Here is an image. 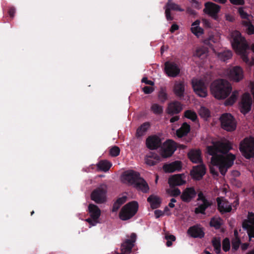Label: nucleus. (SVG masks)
Returning <instances> with one entry per match:
<instances>
[{
  "label": "nucleus",
  "mask_w": 254,
  "mask_h": 254,
  "mask_svg": "<svg viewBox=\"0 0 254 254\" xmlns=\"http://www.w3.org/2000/svg\"><path fill=\"white\" fill-rule=\"evenodd\" d=\"M232 149L230 142H214L213 145L208 146V153L212 156L211 163L219 168L222 175H225L227 169L234 164L236 156L232 153H227Z\"/></svg>",
  "instance_id": "1"
},
{
  "label": "nucleus",
  "mask_w": 254,
  "mask_h": 254,
  "mask_svg": "<svg viewBox=\"0 0 254 254\" xmlns=\"http://www.w3.org/2000/svg\"><path fill=\"white\" fill-rule=\"evenodd\" d=\"M230 36L233 49L241 56L244 62L246 63H249L248 53L250 49L245 37L242 36L241 33L237 30L232 32Z\"/></svg>",
  "instance_id": "2"
},
{
  "label": "nucleus",
  "mask_w": 254,
  "mask_h": 254,
  "mask_svg": "<svg viewBox=\"0 0 254 254\" xmlns=\"http://www.w3.org/2000/svg\"><path fill=\"white\" fill-rule=\"evenodd\" d=\"M210 91L213 96L218 99H225L232 91V86L226 80L219 79L211 84Z\"/></svg>",
  "instance_id": "3"
},
{
  "label": "nucleus",
  "mask_w": 254,
  "mask_h": 254,
  "mask_svg": "<svg viewBox=\"0 0 254 254\" xmlns=\"http://www.w3.org/2000/svg\"><path fill=\"white\" fill-rule=\"evenodd\" d=\"M239 150L247 159L254 158V137H246L240 143Z\"/></svg>",
  "instance_id": "4"
},
{
  "label": "nucleus",
  "mask_w": 254,
  "mask_h": 254,
  "mask_svg": "<svg viewBox=\"0 0 254 254\" xmlns=\"http://www.w3.org/2000/svg\"><path fill=\"white\" fill-rule=\"evenodd\" d=\"M138 204L136 201H132L125 204L121 209L119 213V218L123 221L131 218L137 213Z\"/></svg>",
  "instance_id": "5"
},
{
  "label": "nucleus",
  "mask_w": 254,
  "mask_h": 254,
  "mask_svg": "<svg viewBox=\"0 0 254 254\" xmlns=\"http://www.w3.org/2000/svg\"><path fill=\"white\" fill-rule=\"evenodd\" d=\"M221 127L228 131H233L236 128V122L230 113L223 114L220 117Z\"/></svg>",
  "instance_id": "6"
},
{
  "label": "nucleus",
  "mask_w": 254,
  "mask_h": 254,
  "mask_svg": "<svg viewBox=\"0 0 254 254\" xmlns=\"http://www.w3.org/2000/svg\"><path fill=\"white\" fill-rule=\"evenodd\" d=\"M107 191V186L105 185H100L92 191L91 199L97 203H103L106 200Z\"/></svg>",
  "instance_id": "7"
},
{
  "label": "nucleus",
  "mask_w": 254,
  "mask_h": 254,
  "mask_svg": "<svg viewBox=\"0 0 254 254\" xmlns=\"http://www.w3.org/2000/svg\"><path fill=\"white\" fill-rule=\"evenodd\" d=\"M177 149L176 143L171 139L165 141L160 148V153L163 158L171 157Z\"/></svg>",
  "instance_id": "8"
},
{
  "label": "nucleus",
  "mask_w": 254,
  "mask_h": 254,
  "mask_svg": "<svg viewBox=\"0 0 254 254\" xmlns=\"http://www.w3.org/2000/svg\"><path fill=\"white\" fill-rule=\"evenodd\" d=\"M88 210L90 217L85 219V221L90 225V227L94 226L99 223V218L101 215V210L96 205L90 204L88 205Z\"/></svg>",
  "instance_id": "9"
},
{
  "label": "nucleus",
  "mask_w": 254,
  "mask_h": 254,
  "mask_svg": "<svg viewBox=\"0 0 254 254\" xmlns=\"http://www.w3.org/2000/svg\"><path fill=\"white\" fill-rule=\"evenodd\" d=\"M192 86L194 92L200 97H205L207 95V85L202 80H192Z\"/></svg>",
  "instance_id": "10"
},
{
  "label": "nucleus",
  "mask_w": 254,
  "mask_h": 254,
  "mask_svg": "<svg viewBox=\"0 0 254 254\" xmlns=\"http://www.w3.org/2000/svg\"><path fill=\"white\" fill-rule=\"evenodd\" d=\"M197 196V201H201L202 203L198 205L197 207L195 208L194 213L196 214H202L205 215V210L211 205L212 203L206 198L202 191H200L198 193Z\"/></svg>",
  "instance_id": "11"
},
{
  "label": "nucleus",
  "mask_w": 254,
  "mask_h": 254,
  "mask_svg": "<svg viewBox=\"0 0 254 254\" xmlns=\"http://www.w3.org/2000/svg\"><path fill=\"white\" fill-rule=\"evenodd\" d=\"M141 178L140 174L133 170L126 171L122 176V181L130 185L134 186Z\"/></svg>",
  "instance_id": "12"
},
{
  "label": "nucleus",
  "mask_w": 254,
  "mask_h": 254,
  "mask_svg": "<svg viewBox=\"0 0 254 254\" xmlns=\"http://www.w3.org/2000/svg\"><path fill=\"white\" fill-rule=\"evenodd\" d=\"M243 228L247 231L250 240L254 238V213L249 212L248 220H245L242 224Z\"/></svg>",
  "instance_id": "13"
},
{
  "label": "nucleus",
  "mask_w": 254,
  "mask_h": 254,
  "mask_svg": "<svg viewBox=\"0 0 254 254\" xmlns=\"http://www.w3.org/2000/svg\"><path fill=\"white\" fill-rule=\"evenodd\" d=\"M221 6L212 2H207L205 3L204 12L211 16L214 20L218 19V13L220 10Z\"/></svg>",
  "instance_id": "14"
},
{
  "label": "nucleus",
  "mask_w": 254,
  "mask_h": 254,
  "mask_svg": "<svg viewBox=\"0 0 254 254\" xmlns=\"http://www.w3.org/2000/svg\"><path fill=\"white\" fill-rule=\"evenodd\" d=\"M252 102V99L249 93H245L243 95L240 104V110L243 114L246 115L251 111Z\"/></svg>",
  "instance_id": "15"
},
{
  "label": "nucleus",
  "mask_w": 254,
  "mask_h": 254,
  "mask_svg": "<svg viewBox=\"0 0 254 254\" xmlns=\"http://www.w3.org/2000/svg\"><path fill=\"white\" fill-rule=\"evenodd\" d=\"M145 144L149 149L151 150H156L161 146L162 140L158 136L151 135L146 139Z\"/></svg>",
  "instance_id": "16"
},
{
  "label": "nucleus",
  "mask_w": 254,
  "mask_h": 254,
  "mask_svg": "<svg viewBox=\"0 0 254 254\" xmlns=\"http://www.w3.org/2000/svg\"><path fill=\"white\" fill-rule=\"evenodd\" d=\"M136 235L132 233L130 235V239H126L122 244L121 249L122 254H129L134 246Z\"/></svg>",
  "instance_id": "17"
},
{
  "label": "nucleus",
  "mask_w": 254,
  "mask_h": 254,
  "mask_svg": "<svg viewBox=\"0 0 254 254\" xmlns=\"http://www.w3.org/2000/svg\"><path fill=\"white\" fill-rule=\"evenodd\" d=\"M164 70L166 74L169 77H177L180 72L179 66L174 62L167 61L165 63Z\"/></svg>",
  "instance_id": "18"
},
{
  "label": "nucleus",
  "mask_w": 254,
  "mask_h": 254,
  "mask_svg": "<svg viewBox=\"0 0 254 254\" xmlns=\"http://www.w3.org/2000/svg\"><path fill=\"white\" fill-rule=\"evenodd\" d=\"M229 79L235 82H239L244 77L243 70L240 66H235L227 72Z\"/></svg>",
  "instance_id": "19"
},
{
  "label": "nucleus",
  "mask_w": 254,
  "mask_h": 254,
  "mask_svg": "<svg viewBox=\"0 0 254 254\" xmlns=\"http://www.w3.org/2000/svg\"><path fill=\"white\" fill-rule=\"evenodd\" d=\"M186 176L184 174H178L171 176L168 179V184L172 188L182 186L186 183Z\"/></svg>",
  "instance_id": "20"
},
{
  "label": "nucleus",
  "mask_w": 254,
  "mask_h": 254,
  "mask_svg": "<svg viewBox=\"0 0 254 254\" xmlns=\"http://www.w3.org/2000/svg\"><path fill=\"white\" fill-rule=\"evenodd\" d=\"M197 192L193 187L186 188L181 195V198L183 202L189 203L194 199Z\"/></svg>",
  "instance_id": "21"
},
{
  "label": "nucleus",
  "mask_w": 254,
  "mask_h": 254,
  "mask_svg": "<svg viewBox=\"0 0 254 254\" xmlns=\"http://www.w3.org/2000/svg\"><path fill=\"white\" fill-rule=\"evenodd\" d=\"M166 9H165V16L166 19L168 21H172L174 19V17L171 16V11H184V9L182 8L180 5L178 4H176L174 2L168 1L166 5Z\"/></svg>",
  "instance_id": "22"
},
{
  "label": "nucleus",
  "mask_w": 254,
  "mask_h": 254,
  "mask_svg": "<svg viewBox=\"0 0 254 254\" xmlns=\"http://www.w3.org/2000/svg\"><path fill=\"white\" fill-rule=\"evenodd\" d=\"M218 209L222 213L230 212L232 210V205L226 199L223 197H218L216 198Z\"/></svg>",
  "instance_id": "23"
},
{
  "label": "nucleus",
  "mask_w": 254,
  "mask_h": 254,
  "mask_svg": "<svg viewBox=\"0 0 254 254\" xmlns=\"http://www.w3.org/2000/svg\"><path fill=\"white\" fill-rule=\"evenodd\" d=\"M183 110L182 104L178 101L169 103L166 109V113L171 116L180 113Z\"/></svg>",
  "instance_id": "24"
},
{
  "label": "nucleus",
  "mask_w": 254,
  "mask_h": 254,
  "mask_svg": "<svg viewBox=\"0 0 254 254\" xmlns=\"http://www.w3.org/2000/svg\"><path fill=\"white\" fill-rule=\"evenodd\" d=\"M205 173V167L201 164L193 167L190 175L193 179L199 181L202 179Z\"/></svg>",
  "instance_id": "25"
},
{
  "label": "nucleus",
  "mask_w": 254,
  "mask_h": 254,
  "mask_svg": "<svg viewBox=\"0 0 254 254\" xmlns=\"http://www.w3.org/2000/svg\"><path fill=\"white\" fill-rule=\"evenodd\" d=\"M173 91L176 97L180 99L183 98L185 91V82L183 80L176 81L173 88Z\"/></svg>",
  "instance_id": "26"
},
{
  "label": "nucleus",
  "mask_w": 254,
  "mask_h": 254,
  "mask_svg": "<svg viewBox=\"0 0 254 254\" xmlns=\"http://www.w3.org/2000/svg\"><path fill=\"white\" fill-rule=\"evenodd\" d=\"M187 233L190 237L194 238L201 239L205 235L202 228L198 225L190 227L188 230Z\"/></svg>",
  "instance_id": "27"
},
{
  "label": "nucleus",
  "mask_w": 254,
  "mask_h": 254,
  "mask_svg": "<svg viewBox=\"0 0 254 254\" xmlns=\"http://www.w3.org/2000/svg\"><path fill=\"white\" fill-rule=\"evenodd\" d=\"M182 168V162L180 161H175L169 164H165L163 166L164 171L166 173L180 171Z\"/></svg>",
  "instance_id": "28"
},
{
  "label": "nucleus",
  "mask_w": 254,
  "mask_h": 254,
  "mask_svg": "<svg viewBox=\"0 0 254 254\" xmlns=\"http://www.w3.org/2000/svg\"><path fill=\"white\" fill-rule=\"evenodd\" d=\"M161 161V157L156 153L153 152H150L145 158L146 164L149 166H154Z\"/></svg>",
  "instance_id": "29"
},
{
  "label": "nucleus",
  "mask_w": 254,
  "mask_h": 254,
  "mask_svg": "<svg viewBox=\"0 0 254 254\" xmlns=\"http://www.w3.org/2000/svg\"><path fill=\"white\" fill-rule=\"evenodd\" d=\"M189 159L193 163L202 162L201 152L199 149H191L188 153Z\"/></svg>",
  "instance_id": "30"
},
{
  "label": "nucleus",
  "mask_w": 254,
  "mask_h": 254,
  "mask_svg": "<svg viewBox=\"0 0 254 254\" xmlns=\"http://www.w3.org/2000/svg\"><path fill=\"white\" fill-rule=\"evenodd\" d=\"M137 190L141 191L143 193H147L149 190V187L148 184L145 180L141 178L139 181L135 184L133 186Z\"/></svg>",
  "instance_id": "31"
},
{
  "label": "nucleus",
  "mask_w": 254,
  "mask_h": 254,
  "mask_svg": "<svg viewBox=\"0 0 254 254\" xmlns=\"http://www.w3.org/2000/svg\"><path fill=\"white\" fill-rule=\"evenodd\" d=\"M147 200L150 203V206L152 209L159 207L161 203L160 197L153 194L150 195L147 198Z\"/></svg>",
  "instance_id": "32"
},
{
  "label": "nucleus",
  "mask_w": 254,
  "mask_h": 254,
  "mask_svg": "<svg viewBox=\"0 0 254 254\" xmlns=\"http://www.w3.org/2000/svg\"><path fill=\"white\" fill-rule=\"evenodd\" d=\"M190 129V126L187 123H184L181 127L177 130L176 135L179 138L183 137L188 134Z\"/></svg>",
  "instance_id": "33"
},
{
  "label": "nucleus",
  "mask_w": 254,
  "mask_h": 254,
  "mask_svg": "<svg viewBox=\"0 0 254 254\" xmlns=\"http://www.w3.org/2000/svg\"><path fill=\"white\" fill-rule=\"evenodd\" d=\"M112 165L110 162L105 160L99 161L97 164V167L99 170L106 172L110 169Z\"/></svg>",
  "instance_id": "34"
},
{
  "label": "nucleus",
  "mask_w": 254,
  "mask_h": 254,
  "mask_svg": "<svg viewBox=\"0 0 254 254\" xmlns=\"http://www.w3.org/2000/svg\"><path fill=\"white\" fill-rule=\"evenodd\" d=\"M150 126L149 122H145L142 124L140 127H138L136 132V136L139 137L143 135L147 131Z\"/></svg>",
  "instance_id": "35"
},
{
  "label": "nucleus",
  "mask_w": 254,
  "mask_h": 254,
  "mask_svg": "<svg viewBox=\"0 0 254 254\" xmlns=\"http://www.w3.org/2000/svg\"><path fill=\"white\" fill-rule=\"evenodd\" d=\"M127 199V197L126 196H123L118 198L113 204L112 209V212H117L121 205L126 202Z\"/></svg>",
  "instance_id": "36"
},
{
  "label": "nucleus",
  "mask_w": 254,
  "mask_h": 254,
  "mask_svg": "<svg viewBox=\"0 0 254 254\" xmlns=\"http://www.w3.org/2000/svg\"><path fill=\"white\" fill-rule=\"evenodd\" d=\"M209 225L215 229H219L222 225V219L220 218L213 217L211 219Z\"/></svg>",
  "instance_id": "37"
},
{
  "label": "nucleus",
  "mask_w": 254,
  "mask_h": 254,
  "mask_svg": "<svg viewBox=\"0 0 254 254\" xmlns=\"http://www.w3.org/2000/svg\"><path fill=\"white\" fill-rule=\"evenodd\" d=\"M218 56L221 61L225 62L231 58L232 53L230 51H224L223 52L219 53Z\"/></svg>",
  "instance_id": "38"
},
{
  "label": "nucleus",
  "mask_w": 254,
  "mask_h": 254,
  "mask_svg": "<svg viewBox=\"0 0 254 254\" xmlns=\"http://www.w3.org/2000/svg\"><path fill=\"white\" fill-rule=\"evenodd\" d=\"M238 96V92L237 91H234L231 96L227 99L225 101V105L231 106L236 101Z\"/></svg>",
  "instance_id": "39"
},
{
  "label": "nucleus",
  "mask_w": 254,
  "mask_h": 254,
  "mask_svg": "<svg viewBox=\"0 0 254 254\" xmlns=\"http://www.w3.org/2000/svg\"><path fill=\"white\" fill-rule=\"evenodd\" d=\"M212 245L214 248L215 252L218 254L221 251V242L219 239L213 238L212 240Z\"/></svg>",
  "instance_id": "40"
},
{
  "label": "nucleus",
  "mask_w": 254,
  "mask_h": 254,
  "mask_svg": "<svg viewBox=\"0 0 254 254\" xmlns=\"http://www.w3.org/2000/svg\"><path fill=\"white\" fill-rule=\"evenodd\" d=\"M206 50L202 49V48H198L196 49L195 53L194 54V56L200 58L201 59H203L206 57Z\"/></svg>",
  "instance_id": "41"
},
{
  "label": "nucleus",
  "mask_w": 254,
  "mask_h": 254,
  "mask_svg": "<svg viewBox=\"0 0 254 254\" xmlns=\"http://www.w3.org/2000/svg\"><path fill=\"white\" fill-rule=\"evenodd\" d=\"M151 110L154 114L159 115L163 113V107L158 104H153L151 107Z\"/></svg>",
  "instance_id": "42"
},
{
  "label": "nucleus",
  "mask_w": 254,
  "mask_h": 254,
  "mask_svg": "<svg viewBox=\"0 0 254 254\" xmlns=\"http://www.w3.org/2000/svg\"><path fill=\"white\" fill-rule=\"evenodd\" d=\"M185 116L193 122H195L197 118L196 114L191 110H187L185 112Z\"/></svg>",
  "instance_id": "43"
},
{
  "label": "nucleus",
  "mask_w": 254,
  "mask_h": 254,
  "mask_svg": "<svg viewBox=\"0 0 254 254\" xmlns=\"http://www.w3.org/2000/svg\"><path fill=\"white\" fill-rule=\"evenodd\" d=\"M120 149L117 146H114L110 149V154L112 157H116L119 155Z\"/></svg>",
  "instance_id": "44"
},
{
  "label": "nucleus",
  "mask_w": 254,
  "mask_h": 254,
  "mask_svg": "<svg viewBox=\"0 0 254 254\" xmlns=\"http://www.w3.org/2000/svg\"><path fill=\"white\" fill-rule=\"evenodd\" d=\"M158 98L159 100L162 102H165L168 98V95L165 90L163 89H161L159 92Z\"/></svg>",
  "instance_id": "45"
},
{
  "label": "nucleus",
  "mask_w": 254,
  "mask_h": 254,
  "mask_svg": "<svg viewBox=\"0 0 254 254\" xmlns=\"http://www.w3.org/2000/svg\"><path fill=\"white\" fill-rule=\"evenodd\" d=\"M222 249L223 250L227 252L229 251L230 249V243L228 238H225L222 242Z\"/></svg>",
  "instance_id": "46"
},
{
  "label": "nucleus",
  "mask_w": 254,
  "mask_h": 254,
  "mask_svg": "<svg viewBox=\"0 0 254 254\" xmlns=\"http://www.w3.org/2000/svg\"><path fill=\"white\" fill-rule=\"evenodd\" d=\"M191 31L195 35L198 36L203 33V29L199 26H195L191 28Z\"/></svg>",
  "instance_id": "47"
},
{
  "label": "nucleus",
  "mask_w": 254,
  "mask_h": 254,
  "mask_svg": "<svg viewBox=\"0 0 254 254\" xmlns=\"http://www.w3.org/2000/svg\"><path fill=\"white\" fill-rule=\"evenodd\" d=\"M199 115L203 118H208L210 116V112L205 107H201L199 111Z\"/></svg>",
  "instance_id": "48"
},
{
  "label": "nucleus",
  "mask_w": 254,
  "mask_h": 254,
  "mask_svg": "<svg viewBox=\"0 0 254 254\" xmlns=\"http://www.w3.org/2000/svg\"><path fill=\"white\" fill-rule=\"evenodd\" d=\"M241 244V240L240 238L234 239L232 242V249L237 251Z\"/></svg>",
  "instance_id": "49"
},
{
  "label": "nucleus",
  "mask_w": 254,
  "mask_h": 254,
  "mask_svg": "<svg viewBox=\"0 0 254 254\" xmlns=\"http://www.w3.org/2000/svg\"><path fill=\"white\" fill-rule=\"evenodd\" d=\"M238 12L241 17L242 19H248L249 15L244 10L243 7H239L238 9Z\"/></svg>",
  "instance_id": "50"
},
{
  "label": "nucleus",
  "mask_w": 254,
  "mask_h": 254,
  "mask_svg": "<svg viewBox=\"0 0 254 254\" xmlns=\"http://www.w3.org/2000/svg\"><path fill=\"white\" fill-rule=\"evenodd\" d=\"M243 23L245 25L248 26V33L249 34H253L254 33V27L250 21H243Z\"/></svg>",
  "instance_id": "51"
},
{
  "label": "nucleus",
  "mask_w": 254,
  "mask_h": 254,
  "mask_svg": "<svg viewBox=\"0 0 254 254\" xmlns=\"http://www.w3.org/2000/svg\"><path fill=\"white\" fill-rule=\"evenodd\" d=\"M213 166L210 167V172L214 176L217 177L219 175L218 170L219 168L215 166H214L212 164Z\"/></svg>",
  "instance_id": "52"
},
{
  "label": "nucleus",
  "mask_w": 254,
  "mask_h": 254,
  "mask_svg": "<svg viewBox=\"0 0 254 254\" xmlns=\"http://www.w3.org/2000/svg\"><path fill=\"white\" fill-rule=\"evenodd\" d=\"M181 193V190L178 188H174L170 191V195L174 197L180 195Z\"/></svg>",
  "instance_id": "53"
},
{
  "label": "nucleus",
  "mask_w": 254,
  "mask_h": 254,
  "mask_svg": "<svg viewBox=\"0 0 254 254\" xmlns=\"http://www.w3.org/2000/svg\"><path fill=\"white\" fill-rule=\"evenodd\" d=\"M142 90L145 94H149L153 92L154 89L152 87L145 86L142 88Z\"/></svg>",
  "instance_id": "54"
},
{
  "label": "nucleus",
  "mask_w": 254,
  "mask_h": 254,
  "mask_svg": "<svg viewBox=\"0 0 254 254\" xmlns=\"http://www.w3.org/2000/svg\"><path fill=\"white\" fill-rule=\"evenodd\" d=\"M230 2L234 5H244L245 4L244 0H229Z\"/></svg>",
  "instance_id": "55"
},
{
  "label": "nucleus",
  "mask_w": 254,
  "mask_h": 254,
  "mask_svg": "<svg viewBox=\"0 0 254 254\" xmlns=\"http://www.w3.org/2000/svg\"><path fill=\"white\" fill-rule=\"evenodd\" d=\"M141 82L150 85H154V82L151 80H148L146 77H143L141 80Z\"/></svg>",
  "instance_id": "56"
},
{
  "label": "nucleus",
  "mask_w": 254,
  "mask_h": 254,
  "mask_svg": "<svg viewBox=\"0 0 254 254\" xmlns=\"http://www.w3.org/2000/svg\"><path fill=\"white\" fill-rule=\"evenodd\" d=\"M165 238L166 240H171L172 241H175L176 240V237L174 235L169 234H166Z\"/></svg>",
  "instance_id": "57"
},
{
  "label": "nucleus",
  "mask_w": 254,
  "mask_h": 254,
  "mask_svg": "<svg viewBox=\"0 0 254 254\" xmlns=\"http://www.w3.org/2000/svg\"><path fill=\"white\" fill-rule=\"evenodd\" d=\"M186 12L187 13L191 15H195L197 13L196 11L195 10L192 9L190 7H188L187 8Z\"/></svg>",
  "instance_id": "58"
},
{
  "label": "nucleus",
  "mask_w": 254,
  "mask_h": 254,
  "mask_svg": "<svg viewBox=\"0 0 254 254\" xmlns=\"http://www.w3.org/2000/svg\"><path fill=\"white\" fill-rule=\"evenodd\" d=\"M8 14L11 18H13L14 16V14L15 13V9L14 7H10L8 9Z\"/></svg>",
  "instance_id": "59"
},
{
  "label": "nucleus",
  "mask_w": 254,
  "mask_h": 254,
  "mask_svg": "<svg viewBox=\"0 0 254 254\" xmlns=\"http://www.w3.org/2000/svg\"><path fill=\"white\" fill-rule=\"evenodd\" d=\"M154 214L156 218H159L164 215V212L160 210H156Z\"/></svg>",
  "instance_id": "60"
},
{
  "label": "nucleus",
  "mask_w": 254,
  "mask_h": 254,
  "mask_svg": "<svg viewBox=\"0 0 254 254\" xmlns=\"http://www.w3.org/2000/svg\"><path fill=\"white\" fill-rule=\"evenodd\" d=\"M179 29V26L178 25L176 24H173L170 28V32L171 33L174 32L176 30H178Z\"/></svg>",
  "instance_id": "61"
},
{
  "label": "nucleus",
  "mask_w": 254,
  "mask_h": 254,
  "mask_svg": "<svg viewBox=\"0 0 254 254\" xmlns=\"http://www.w3.org/2000/svg\"><path fill=\"white\" fill-rule=\"evenodd\" d=\"M202 22H203V24H204V25L205 26V27H210L211 26V23H210V22L209 21V20H207V19H203L202 20Z\"/></svg>",
  "instance_id": "62"
},
{
  "label": "nucleus",
  "mask_w": 254,
  "mask_h": 254,
  "mask_svg": "<svg viewBox=\"0 0 254 254\" xmlns=\"http://www.w3.org/2000/svg\"><path fill=\"white\" fill-rule=\"evenodd\" d=\"M179 119L180 118L179 116H174L170 119V122L171 123H173L178 121L179 120Z\"/></svg>",
  "instance_id": "63"
},
{
  "label": "nucleus",
  "mask_w": 254,
  "mask_h": 254,
  "mask_svg": "<svg viewBox=\"0 0 254 254\" xmlns=\"http://www.w3.org/2000/svg\"><path fill=\"white\" fill-rule=\"evenodd\" d=\"M249 244L248 243H244L241 246V249L242 250H246L248 249Z\"/></svg>",
  "instance_id": "64"
}]
</instances>
